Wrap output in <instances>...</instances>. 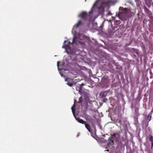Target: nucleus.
<instances>
[{
    "label": "nucleus",
    "mask_w": 153,
    "mask_h": 153,
    "mask_svg": "<svg viewBox=\"0 0 153 153\" xmlns=\"http://www.w3.org/2000/svg\"><path fill=\"white\" fill-rule=\"evenodd\" d=\"M84 85H85V84L84 83H82L80 85L79 91H80V90H81L82 87L83 86H84Z\"/></svg>",
    "instance_id": "obj_21"
},
{
    "label": "nucleus",
    "mask_w": 153,
    "mask_h": 153,
    "mask_svg": "<svg viewBox=\"0 0 153 153\" xmlns=\"http://www.w3.org/2000/svg\"><path fill=\"white\" fill-rule=\"evenodd\" d=\"M59 62H58L57 63V66L58 68L59 67Z\"/></svg>",
    "instance_id": "obj_26"
},
{
    "label": "nucleus",
    "mask_w": 153,
    "mask_h": 153,
    "mask_svg": "<svg viewBox=\"0 0 153 153\" xmlns=\"http://www.w3.org/2000/svg\"><path fill=\"white\" fill-rule=\"evenodd\" d=\"M119 9L120 10H122L123 12L120 13L118 14V17L122 21L126 20L128 16L126 13L127 11L128 10V9L126 8H123L122 7H120Z\"/></svg>",
    "instance_id": "obj_2"
},
{
    "label": "nucleus",
    "mask_w": 153,
    "mask_h": 153,
    "mask_svg": "<svg viewBox=\"0 0 153 153\" xmlns=\"http://www.w3.org/2000/svg\"><path fill=\"white\" fill-rule=\"evenodd\" d=\"M82 24V22L81 20H79L77 24L75 26L76 27V28L78 27L79 26Z\"/></svg>",
    "instance_id": "obj_14"
},
{
    "label": "nucleus",
    "mask_w": 153,
    "mask_h": 153,
    "mask_svg": "<svg viewBox=\"0 0 153 153\" xmlns=\"http://www.w3.org/2000/svg\"><path fill=\"white\" fill-rule=\"evenodd\" d=\"M107 92L106 91L102 92L100 94V96L101 98H104L106 97Z\"/></svg>",
    "instance_id": "obj_9"
},
{
    "label": "nucleus",
    "mask_w": 153,
    "mask_h": 153,
    "mask_svg": "<svg viewBox=\"0 0 153 153\" xmlns=\"http://www.w3.org/2000/svg\"><path fill=\"white\" fill-rule=\"evenodd\" d=\"M82 97H80L79 100L78 102L79 103H82Z\"/></svg>",
    "instance_id": "obj_18"
},
{
    "label": "nucleus",
    "mask_w": 153,
    "mask_h": 153,
    "mask_svg": "<svg viewBox=\"0 0 153 153\" xmlns=\"http://www.w3.org/2000/svg\"><path fill=\"white\" fill-rule=\"evenodd\" d=\"M150 119H149V121H150V120H151V116H150Z\"/></svg>",
    "instance_id": "obj_27"
},
{
    "label": "nucleus",
    "mask_w": 153,
    "mask_h": 153,
    "mask_svg": "<svg viewBox=\"0 0 153 153\" xmlns=\"http://www.w3.org/2000/svg\"><path fill=\"white\" fill-rule=\"evenodd\" d=\"M107 100L106 99L105 97L102 99V101L104 102H105L106 100Z\"/></svg>",
    "instance_id": "obj_23"
},
{
    "label": "nucleus",
    "mask_w": 153,
    "mask_h": 153,
    "mask_svg": "<svg viewBox=\"0 0 153 153\" xmlns=\"http://www.w3.org/2000/svg\"><path fill=\"white\" fill-rule=\"evenodd\" d=\"M76 39L77 37L76 36H75L74 37V38L73 40V42L72 43V44L76 43Z\"/></svg>",
    "instance_id": "obj_16"
},
{
    "label": "nucleus",
    "mask_w": 153,
    "mask_h": 153,
    "mask_svg": "<svg viewBox=\"0 0 153 153\" xmlns=\"http://www.w3.org/2000/svg\"><path fill=\"white\" fill-rule=\"evenodd\" d=\"M68 79H69V78H68V77L67 78H65V81H67L68 80Z\"/></svg>",
    "instance_id": "obj_25"
},
{
    "label": "nucleus",
    "mask_w": 153,
    "mask_h": 153,
    "mask_svg": "<svg viewBox=\"0 0 153 153\" xmlns=\"http://www.w3.org/2000/svg\"><path fill=\"white\" fill-rule=\"evenodd\" d=\"M116 134H112V135H111V137H112V138H113V137H115V136H116Z\"/></svg>",
    "instance_id": "obj_22"
},
{
    "label": "nucleus",
    "mask_w": 153,
    "mask_h": 153,
    "mask_svg": "<svg viewBox=\"0 0 153 153\" xmlns=\"http://www.w3.org/2000/svg\"><path fill=\"white\" fill-rule=\"evenodd\" d=\"M144 10L145 13H146L148 16L151 19L153 18V14L151 11L149 10L146 7L144 8Z\"/></svg>",
    "instance_id": "obj_3"
},
{
    "label": "nucleus",
    "mask_w": 153,
    "mask_h": 153,
    "mask_svg": "<svg viewBox=\"0 0 153 153\" xmlns=\"http://www.w3.org/2000/svg\"><path fill=\"white\" fill-rule=\"evenodd\" d=\"M152 5L153 6V2H152Z\"/></svg>",
    "instance_id": "obj_30"
},
{
    "label": "nucleus",
    "mask_w": 153,
    "mask_h": 153,
    "mask_svg": "<svg viewBox=\"0 0 153 153\" xmlns=\"http://www.w3.org/2000/svg\"><path fill=\"white\" fill-rule=\"evenodd\" d=\"M88 16V15L86 12H84L81 13L79 16L84 20H87V16Z\"/></svg>",
    "instance_id": "obj_5"
},
{
    "label": "nucleus",
    "mask_w": 153,
    "mask_h": 153,
    "mask_svg": "<svg viewBox=\"0 0 153 153\" xmlns=\"http://www.w3.org/2000/svg\"><path fill=\"white\" fill-rule=\"evenodd\" d=\"M67 84L70 87H71L73 85V84L72 82H70L69 81H68Z\"/></svg>",
    "instance_id": "obj_17"
},
{
    "label": "nucleus",
    "mask_w": 153,
    "mask_h": 153,
    "mask_svg": "<svg viewBox=\"0 0 153 153\" xmlns=\"http://www.w3.org/2000/svg\"><path fill=\"white\" fill-rule=\"evenodd\" d=\"M98 2V0H97V1H96V2H95V3L94 4V5H93V7H92V8H91V11H89V15L91 14L92 13H93V9H94V7L95 6H96V5H97V3Z\"/></svg>",
    "instance_id": "obj_11"
},
{
    "label": "nucleus",
    "mask_w": 153,
    "mask_h": 153,
    "mask_svg": "<svg viewBox=\"0 0 153 153\" xmlns=\"http://www.w3.org/2000/svg\"><path fill=\"white\" fill-rule=\"evenodd\" d=\"M76 102V101H75L74 104V105L72 106V107L71 108L72 113H73V115L74 116H75V103Z\"/></svg>",
    "instance_id": "obj_12"
},
{
    "label": "nucleus",
    "mask_w": 153,
    "mask_h": 153,
    "mask_svg": "<svg viewBox=\"0 0 153 153\" xmlns=\"http://www.w3.org/2000/svg\"><path fill=\"white\" fill-rule=\"evenodd\" d=\"M112 137H110L108 139L109 143L112 144H114V141L112 140Z\"/></svg>",
    "instance_id": "obj_15"
},
{
    "label": "nucleus",
    "mask_w": 153,
    "mask_h": 153,
    "mask_svg": "<svg viewBox=\"0 0 153 153\" xmlns=\"http://www.w3.org/2000/svg\"><path fill=\"white\" fill-rule=\"evenodd\" d=\"M149 115L147 117H148V118H149Z\"/></svg>",
    "instance_id": "obj_29"
},
{
    "label": "nucleus",
    "mask_w": 153,
    "mask_h": 153,
    "mask_svg": "<svg viewBox=\"0 0 153 153\" xmlns=\"http://www.w3.org/2000/svg\"><path fill=\"white\" fill-rule=\"evenodd\" d=\"M68 42V44H72V43H71L70 41H69L68 40L67 41H65L64 42V43H66V42Z\"/></svg>",
    "instance_id": "obj_20"
},
{
    "label": "nucleus",
    "mask_w": 153,
    "mask_h": 153,
    "mask_svg": "<svg viewBox=\"0 0 153 153\" xmlns=\"http://www.w3.org/2000/svg\"><path fill=\"white\" fill-rule=\"evenodd\" d=\"M74 117H75V118L76 120L79 123H80L82 124H84L85 123H87V122L86 121H84L82 119H81L79 117H76L75 116H75H74Z\"/></svg>",
    "instance_id": "obj_7"
},
{
    "label": "nucleus",
    "mask_w": 153,
    "mask_h": 153,
    "mask_svg": "<svg viewBox=\"0 0 153 153\" xmlns=\"http://www.w3.org/2000/svg\"><path fill=\"white\" fill-rule=\"evenodd\" d=\"M85 119L87 120H88L91 123L92 122H93V119L91 117V116L87 114H85Z\"/></svg>",
    "instance_id": "obj_8"
},
{
    "label": "nucleus",
    "mask_w": 153,
    "mask_h": 153,
    "mask_svg": "<svg viewBox=\"0 0 153 153\" xmlns=\"http://www.w3.org/2000/svg\"><path fill=\"white\" fill-rule=\"evenodd\" d=\"M133 49L134 50V51L136 54H137V55L139 54V53L138 51V50L135 49L134 48H133Z\"/></svg>",
    "instance_id": "obj_19"
},
{
    "label": "nucleus",
    "mask_w": 153,
    "mask_h": 153,
    "mask_svg": "<svg viewBox=\"0 0 153 153\" xmlns=\"http://www.w3.org/2000/svg\"><path fill=\"white\" fill-rule=\"evenodd\" d=\"M111 1L108 0H105L102 1L99 7L98 12L100 14H102L104 12V8H109L111 4Z\"/></svg>",
    "instance_id": "obj_1"
},
{
    "label": "nucleus",
    "mask_w": 153,
    "mask_h": 153,
    "mask_svg": "<svg viewBox=\"0 0 153 153\" xmlns=\"http://www.w3.org/2000/svg\"><path fill=\"white\" fill-rule=\"evenodd\" d=\"M149 140L151 142V148L152 149L153 147V137L152 135L150 136L149 138Z\"/></svg>",
    "instance_id": "obj_13"
},
{
    "label": "nucleus",
    "mask_w": 153,
    "mask_h": 153,
    "mask_svg": "<svg viewBox=\"0 0 153 153\" xmlns=\"http://www.w3.org/2000/svg\"><path fill=\"white\" fill-rule=\"evenodd\" d=\"M85 127L86 128V129L88 130V131L90 133L92 132V131L91 129V127L87 123H85L84 124Z\"/></svg>",
    "instance_id": "obj_10"
},
{
    "label": "nucleus",
    "mask_w": 153,
    "mask_h": 153,
    "mask_svg": "<svg viewBox=\"0 0 153 153\" xmlns=\"http://www.w3.org/2000/svg\"><path fill=\"white\" fill-rule=\"evenodd\" d=\"M109 15H111V14H111V13H109Z\"/></svg>",
    "instance_id": "obj_28"
},
{
    "label": "nucleus",
    "mask_w": 153,
    "mask_h": 153,
    "mask_svg": "<svg viewBox=\"0 0 153 153\" xmlns=\"http://www.w3.org/2000/svg\"><path fill=\"white\" fill-rule=\"evenodd\" d=\"M134 120L136 122L138 123V120L137 117Z\"/></svg>",
    "instance_id": "obj_24"
},
{
    "label": "nucleus",
    "mask_w": 153,
    "mask_h": 153,
    "mask_svg": "<svg viewBox=\"0 0 153 153\" xmlns=\"http://www.w3.org/2000/svg\"><path fill=\"white\" fill-rule=\"evenodd\" d=\"M102 81L104 84L108 85L109 83V79L108 77L107 76L104 77L102 79Z\"/></svg>",
    "instance_id": "obj_6"
},
{
    "label": "nucleus",
    "mask_w": 153,
    "mask_h": 153,
    "mask_svg": "<svg viewBox=\"0 0 153 153\" xmlns=\"http://www.w3.org/2000/svg\"><path fill=\"white\" fill-rule=\"evenodd\" d=\"M62 48H65L66 52L67 53L69 54L72 53L73 52L71 50V48L68 45H65V46H63Z\"/></svg>",
    "instance_id": "obj_4"
}]
</instances>
